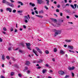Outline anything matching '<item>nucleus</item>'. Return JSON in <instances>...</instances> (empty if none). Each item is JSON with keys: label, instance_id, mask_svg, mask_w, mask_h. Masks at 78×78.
<instances>
[{"label": "nucleus", "instance_id": "1", "mask_svg": "<svg viewBox=\"0 0 78 78\" xmlns=\"http://www.w3.org/2000/svg\"><path fill=\"white\" fill-rule=\"evenodd\" d=\"M55 32V33L54 34V36L56 37L57 35L58 34H60L61 33V30H57L55 29H53V30Z\"/></svg>", "mask_w": 78, "mask_h": 78}, {"label": "nucleus", "instance_id": "2", "mask_svg": "<svg viewBox=\"0 0 78 78\" xmlns=\"http://www.w3.org/2000/svg\"><path fill=\"white\" fill-rule=\"evenodd\" d=\"M26 46H27V48L29 50H31V48H30V45H31V44H30V43H26Z\"/></svg>", "mask_w": 78, "mask_h": 78}, {"label": "nucleus", "instance_id": "3", "mask_svg": "<svg viewBox=\"0 0 78 78\" xmlns=\"http://www.w3.org/2000/svg\"><path fill=\"white\" fill-rule=\"evenodd\" d=\"M24 22L25 23H27L28 22V20H29V18H28V17L27 16H24Z\"/></svg>", "mask_w": 78, "mask_h": 78}, {"label": "nucleus", "instance_id": "4", "mask_svg": "<svg viewBox=\"0 0 78 78\" xmlns=\"http://www.w3.org/2000/svg\"><path fill=\"white\" fill-rule=\"evenodd\" d=\"M36 50L38 51L40 53V54H42V51H41V50L39 49V48L36 47Z\"/></svg>", "mask_w": 78, "mask_h": 78}, {"label": "nucleus", "instance_id": "5", "mask_svg": "<svg viewBox=\"0 0 78 78\" xmlns=\"http://www.w3.org/2000/svg\"><path fill=\"white\" fill-rule=\"evenodd\" d=\"M7 5H9V6H11V7H13L14 6V4H13L9 3L8 2Z\"/></svg>", "mask_w": 78, "mask_h": 78}, {"label": "nucleus", "instance_id": "6", "mask_svg": "<svg viewBox=\"0 0 78 78\" xmlns=\"http://www.w3.org/2000/svg\"><path fill=\"white\" fill-rule=\"evenodd\" d=\"M58 73L60 74V75H64V72L62 71H58Z\"/></svg>", "mask_w": 78, "mask_h": 78}, {"label": "nucleus", "instance_id": "7", "mask_svg": "<svg viewBox=\"0 0 78 78\" xmlns=\"http://www.w3.org/2000/svg\"><path fill=\"white\" fill-rule=\"evenodd\" d=\"M37 2H38V3L39 4H41L44 2V1H42V0H37Z\"/></svg>", "mask_w": 78, "mask_h": 78}, {"label": "nucleus", "instance_id": "8", "mask_svg": "<svg viewBox=\"0 0 78 78\" xmlns=\"http://www.w3.org/2000/svg\"><path fill=\"white\" fill-rule=\"evenodd\" d=\"M6 10L9 11V12H12V9L11 8H7Z\"/></svg>", "mask_w": 78, "mask_h": 78}, {"label": "nucleus", "instance_id": "9", "mask_svg": "<svg viewBox=\"0 0 78 78\" xmlns=\"http://www.w3.org/2000/svg\"><path fill=\"white\" fill-rule=\"evenodd\" d=\"M74 69H75V67H74V66H72L71 68L70 67H68V69H69V70H73Z\"/></svg>", "mask_w": 78, "mask_h": 78}, {"label": "nucleus", "instance_id": "10", "mask_svg": "<svg viewBox=\"0 0 78 78\" xmlns=\"http://www.w3.org/2000/svg\"><path fill=\"white\" fill-rule=\"evenodd\" d=\"M2 2L3 3H5L7 5L8 3V2L6 1V0H2Z\"/></svg>", "mask_w": 78, "mask_h": 78}, {"label": "nucleus", "instance_id": "11", "mask_svg": "<svg viewBox=\"0 0 78 78\" xmlns=\"http://www.w3.org/2000/svg\"><path fill=\"white\" fill-rule=\"evenodd\" d=\"M33 53H35V55H36V56H38V55H37V52L36 51H35L34 49H33Z\"/></svg>", "mask_w": 78, "mask_h": 78}, {"label": "nucleus", "instance_id": "12", "mask_svg": "<svg viewBox=\"0 0 78 78\" xmlns=\"http://www.w3.org/2000/svg\"><path fill=\"white\" fill-rule=\"evenodd\" d=\"M51 19L52 20L53 22H54V23H56L57 22V20H56L53 18H51Z\"/></svg>", "mask_w": 78, "mask_h": 78}, {"label": "nucleus", "instance_id": "13", "mask_svg": "<svg viewBox=\"0 0 78 78\" xmlns=\"http://www.w3.org/2000/svg\"><path fill=\"white\" fill-rule=\"evenodd\" d=\"M43 61V60L42 59H40L39 61H38L37 62V63H38V64H39L40 63H41V62H42Z\"/></svg>", "mask_w": 78, "mask_h": 78}, {"label": "nucleus", "instance_id": "14", "mask_svg": "<svg viewBox=\"0 0 78 78\" xmlns=\"http://www.w3.org/2000/svg\"><path fill=\"white\" fill-rule=\"evenodd\" d=\"M65 11V12H68L69 13H71V11H70V10H68V9H66Z\"/></svg>", "mask_w": 78, "mask_h": 78}, {"label": "nucleus", "instance_id": "15", "mask_svg": "<svg viewBox=\"0 0 78 78\" xmlns=\"http://www.w3.org/2000/svg\"><path fill=\"white\" fill-rule=\"evenodd\" d=\"M25 64L27 65V66H29V65L30 64V62L28 61H26Z\"/></svg>", "mask_w": 78, "mask_h": 78}, {"label": "nucleus", "instance_id": "16", "mask_svg": "<svg viewBox=\"0 0 78 78\" xmlns=\"http://www.w3.org/2000/svg\"><path fill=\"white\" fill-rule=\"evenodd\" d=\"M47 69H43L42 70V73H45L46 72H47Z\"/></svg>", "mask_w": 78, "mask_h": 78}, {"label": "nucleus", "instance_id": "17", "mask_svg": "<svg viewBox=\"0 0 78 78\" xmlns=\"http://www.w3.org/2000/svg\"><path fill=\"white\" fill-rule=\"evenodd\" d=\"M29 5H31L33 7H34V6H35V4H32V3L31 2H30L29 4Z\"/></svg>", "mask_w": 78, "mask_h": 78}, {"label": "nucleus", "instance_id": "18", "mask_svg": "<svg viewBox=\"0 0 78 78\" xmlns=\"http://www.w3.org/2000/svg\"><path fill=\"white\" fill-rule=\"evenodd\" d=\"M68 48H69L70 49H71V50H72V49L73 48V47L72 46H68Z\"/></svg>", "mask_w": 78, "mask_h": 78}, {"label": "nucleus", "instance_id": "19", "mask_svg": "<svg viewBox=\"0 0 78 78\" xmlns=\"http://www.w3.org/2000/svg\"><path fill=\"white\" fill-rule=\"evenodd\" d=\"M65 41L66 42H71V40H70L67 39L65 40Z\"/></svg>", "mask_w": 78, "mask_h": 78}, {"label": "nucleus", "instance_id": "20", "mask_svg": "<svg viewBox=\"0 0 78 78\" xmlns=\"http://www.w3.org/2000/svg\"><path fill=\"white\" fill-rule=\"evenodd\" d=\"M36 16H37V17H41V18H42V17H43V16H42L38 15H36Z\"/></svg>", "mask_w": 78, "mask_h": 78}, {"label": "nucleus", "instance_id": "21", "mask_svg": "<svg viewBox=\"0 0 78 78\" xmlns=\"http://www.w3.org/2000/svg\"><path fill=\"white\" fill-rule=\"evenodd\" d=\"M46 1V4L47 5H49V0H45Z\"/></svg>", "mask_w": 78, "mask_h": 78}, {"label": "nucleus", "instance_id": "22", "mask_svg": "<svg viewBox=\"0 0 78 78\" xmlns=\"http://www.w3.org/2000/svg\"><path fill=\"white\" fill-rule=\"evenodd\" d=\"M2 60H5V55L3 54L2 56Z\"/></svg>", "mask_w": 78, "mask_h": 78}, {"label": "nucleus", "instance_id": "23", "mask_svg": "<svg viewBox=\"0 0 78 78\" xmlns=\"http://www.w3.org/2000/svg\"><path fill=\"white\" fill-rule=\"evenodd\" d=\"M14 73H15L14 72H12L10 73V75L11 76H13L14 75Z\"/></svg>", "mask_w": 78, "mask_h": 78}, {"label": "nucleus", "instance_id": "24", "mask_svg": "<svg viewBox=\"0 0 78 78\" xmlns=\"http://www.w3.org/2000/svg\"><path fill=\"white\" fill-rule=\"evenodd\" d=\"M60 53L61 54H64V52L63 51L61 50L60 51Z\"/></svg>", "mask_w": 78, "mask_h": 78}, {"label": "nucleus", "instance_id": "25", "mask_svg": "<svg viewBox=\"0 0 78 78\" xmlns=\"http://www.w3.org/2000/svg\"><path fill=\"white\" fill-rule=\"evenodd\" d=\"M12 48V47L11 46V47L9 48L8 50H9V51H11V50Z\"/></svg>", "mask_w": 78, "mask_h": 78}, {"label": "nucleus", "instance_id": "26", "mask_svg": "<svg viewBox=\"0 0 78 78\" xmlns=\"http://www.w3.org/2000/svg\"><path fill=\"white\" fill-rule=\"evenodd\" d=\"M45 53L46 54H48V53H49V51H48V50H46L45 51Z\"/></svg>", "mask_w": 78, "mask_h": 78}, {"label": "nucleus", "instance_id": "27", "mask_svg": "<svg viewBox=\"0 0 78 78\" xmlns=\"http://www.w3.org/2000/svg\"><path fill=\"white\" fill-rule=\"evenodd\" d=\"M62 6L63 8H66V6L64 4L62 5Z\"/></svg>", "mask_w": 78, "mask_h": 78}, {"label": "nucleus", "instance_id": "28", "mask_svg": "<svg viewBox=\"0 0 78 78\" xmlns=\"http://www.w3.org/2000/svg\"><path fill=\"white\" fill-rule=\"evenodd\" d=\"M70 6H71V7H72V8L73 9H75L74 7V6L73 5H70Z\"/></svg>", "mask_w": 78, "mask_h": 78}, {"label": "nucleus", "instance_id": "29", "mask_svg": "<svg viewBox=\"0 0 78 78\" xmlns=\"http://www.w3.org/2000/svg\"><path fill=\"white\" fill-rule=\"evenodd\" d=\"M54 52H56L57 51V49L56 48H54Z\"/></svg>", "mask_w": 78, "mask_h": 78}, {"label": "nucleus", "instance_id": "30", "mask_svg": "<svg viewBox=\"0 0 78 78\" xmlns=\"http://www.w3.org/2000/svg\"><path fill=\"white\" fill-rule=\"evenodd\" d=\"M69 78V76L68 75H66L65 77V78Z\"/></svg>", "mask_w": 78, "mask_h": 78}, {"label": "nucleus", "instance_id": "31", "mask_svg": "<svg viewBox=\"0 0 78 78\" xmlns=\"http://www.w3.org/2000/svg\"><path fill=\"white\" fill-rule=\"evenodd\" d=\"M17 12L18 13H22L23 11H18Z\"/></svg>", "mask_w": 78, "mask_h": 78}, {"label": "nucleus", "instance_id": "32", "mask_svg": "<svg viewBox=\"0 0 78 78\" xmlns=\"http://www.w3.org/2000/svg\"><path fill=\"white\" fill-rule=\"evenodd\" d=\"M39 13H44V11L42 10H41L39 12Z\"/></svg>", "mask_w": 78, "mask_h": 78}, {"label": "nucleus", "instance_id": "33", "mask_svg": "<svg viewBox=\"0 0 78 78\" xmlns=\"http://www.w3.org/2000/svg\"><path fill=\"white\" fill-rule=\"evenodd\" d=\"M3 30H4V31H7V29H6V27H4L3 28Z\"/></svg>", "mask_w": 78, "mask_h": 78}, {"label": "nucleus", "instance_id": "34", "mask_svg": "<svg viewBox=\"0 0 78 78\" xmlns=\"http://www.w3.org/2000/svg\"><path fill=\"white\" fill-rule=\"evenodd\" d=\"M27 73L28 74H30V70H27Z\"/></svg>", "mask_w": 78, "mask_h": 78}, {"label": "nucleus", "instance_id": "35", "mask_svg": "<svg viewBox=\"0 0 78 78\" xmlns=\"http://www.w3.org/2000/svg\"><path fill=\"white\" fill-rule=\"evenodd\" d=\"M71 74H72V76H73H73H75V74H74V73L72 72L71 73Z\"/></svg>", "mask_w": 78, "mask_h": 78}, {"label": "nucleus", "instance_id": "36", "mask_svg": "<svg viewBox=\"0 0 78 78\" xmlns=\"http://www.w3.org/2000/svg\"><path fill=\"white\" fill-rule=\"evenodd\" d=\"M60 25V24H58V23H56V26L57 27H59Z\"/></svg>", "mask_w": 78, "mask_h": 78}, {"label": "nucleus", "instance_id": "37", "mask_svg": "<svg viewBox=\"0 0 78 78\" xmlns=\"http://www.w3.org/2000/svg\"><path fill=\"white\" fill-rule=\"evenodd\" d=\"M13 12L14 13H16V9H14L13 10Z\"/></svg>", "mask_w": 78, "mask_h": 78}, {"label": "nucleus", "instance_id": "38", "mask_svg": "<svg viewBox=\"0 0 78 78\" xmlns=\"http://www.w3.org/2000/svg\"><path fill=\"white\" fill-rule=\"evenodd\" d=\"M6 58L8 59H9L10 58H9V56H7L6 57Z\"/></svg>", "mask_w": 78, "mask_h": 78}, {"label": "nucleus", "instance_id": "39", "mask_svg": "<svg viewBox=\"0 0 78 78\" xmlns=\"http://www.w3.org/2000/svg\"><path fill=\"white\" fill-rule=\"evenodd\" d=\"M21 45H22V47H24V44L23 43H21Z\"/></svg>", "mask_w": 78, "mask_h": 78}, {"label": "nucleus", "instance_id": "40", "mask_svg": "<svg viewBox=\"0 0 78 78\" xmlns=\"http://www.w3.org/2000/svg\"><path fill=\"white\" fill-rule=\"evenodd\" d=\"M33 63H36L37 62H36V60H34L33 61Z\"/></svg>", "mask_w": 78, "mask_h": 78}, {"label": "nucleus", "instance_id": "41", "mask_svg": "<svg viewBox=\"0 0 78 78\" xmlns=\"http://www.w3.org/2000/svg\"><path fill=\"white\" fill-rule=\"evenodd\" d=\"M23 27L24 28H25V29H26V28H27V27H26V26H25V25H23Z\"/></svg>", "mask_w": 78, "mask_h": 78}, {"label": "nucleus", "instance_id": "42", "mask_svg": "<svg viewBox=\"0 0 78 78\" xmlns=\"http://www.w3.org/2000/svg\"><path fill=\"white\" fill-rule=\"evenodd\" d=\"M74 5L75 6V8H76V6H77V5H76V4H74Z\"/></svg>", "mask_w": 78, "mask_h": 78}, {"label": "nucleus", "instance_id": "43", "mask_svg": "<svg viewBox=\"0 0 78 78\" xmlns=\"http://www.w3.org/2000/svg\"><path fill=\"white\" fill-rule=\"evenodd\" d=\"M31 19L32 20H34V19H35V18H34L33 17H31Z\"/></svg>", "mask_w": 78, "mask_h": 78}, {"label": "nucleus", "instance_id": "44", "mask_svg": "<svg viewBox=\"0 0 78 78\" xmlns=\"http://www.w3.org/2000/svg\"><path fill=\"white\" fill-rule=\"evenodd\" d=\"M35 12L37 14H38V12H37V10L35 11Z\"/></svg>", "mask_w": 78, "mask_h": 78}, {"label": "nucleus", "instance_id": "45", "mask_svg": "<svg viewBox=\"0 0 78 78\" xmlns=\"http://www.w3.org/2000/svg\"><path fill=\"white\" fill-rule=\"evenodd\" d=\"M44 8L46 9H48V8L46 6H44Z\"/></svg>", "mask_w": 78, "mask_h": 78}, {"label": "nucleus", "instance_id": "46", "mask_svg": "<svg viewBox=\"0 0 78 78\" xmlns=\"http://www.w3.org/2000/svg\"><path fill=\"white\" fill-rule=\"evenodd\" d=\"M25 69L26 70H28V68H27V67L25 66Z\"/></svg>", "mask_w": 78, "mask_h": 78}, {"label": "nucleus", "instance_id": "47", "mask_svg": "<svg viewBox=\"0 0 78 78\" xmlns=\"http://www.w3.org/2000/svg\"><path fill=\"white\" fill-rule=\"evenodd\" d=\"M11 3H14V2H15L13 0H10Z\"/></svg>", "mask_w": 78, "mask_h": 78}, {"label": "nucleus", "instance_id": "48", "mask_svg": "<svg viewBox=\"0 0 78 78\" xmlns=\"http://www.w3.org/2000/svg\"><path fill=\"white\" fill-rule=\"evenodd\" d=\"M18 76H19L20 77H22V75L20 74H18Z\"/></svg>", "mask_w": 78, "mask_h": 78}, {"label": "nucleus", "instance_id": "49", "mask_svg": "<svg viewBox=\"0 0 78 78\" xmlns=\"http://www.w3.org/2000/svg\"><path fill=\"white\" fill-rule=\"evenodd\" d=\"M56 12H59V10L58 9H57L56 10Z\"/></svg>", "mask_w": 78, "mask_h": 78}, {"label": "nucleus", "instance_id": "50", "mask_svg": "<svg viewBox=\"0 0 78 78\" xmlns=\"http://www.w3.org/2000/svg\"><path fill=\"white\" fill-rule=\"evenodd\" d=\"M75 17H76V18H78V16L77 15H74Z\"/></svg>", "mask_w": 78, "mask_h": 78}, {"label": "nucleus", "instance_id": "51", "mask_svg": "<svg viewBox=\"0 0 78 78\" xmlns=\"http://www.w3.org/2000/svg\"><path fill=\"white\" fill-rule=\"evenodd\" d=\"M14 30L13 29V28H12L10 29V31H12L13 30Z\"/></svg>", "mask_w": 78, "mask_h": 78}, {"label": "nucleus", "instance_id": "52", "mask_svg": "<svg viewBox=\"0 0 78 78\" xmlns=\"http://www.w3.org/2000/svg\"><path fill=\"white\" fill-rule=\"evenodd\" d=\"M19 52H20V53H22V51L21 50H19Z\"/></svg>", "mask_w": 78, "mask_h": 78}, {"label": "nucleus", "instance_id": "53", "mask_svg": "<svg viewBox=\"0 0 78 78\" xmlns=\"http://www.w3.org/2000/svg\"><path fill=\"white\" fill-rule=\"evenodd\" d=\"M2 41H3L2 40V38L0 37V42H2Z\"/></svg>", "mask_w": 78, "mask_h": 78}, {"label": "nucleus", "instance_id": "54", "mask_svg": "<svg viewBox=\"0 0 78 78\" xmlns=\"http://www.w3.org/2000/svg\"><path fill=\"white\" fill-rule=\"evenodd\" d=\"M67 19H70V17L69 16H66Z\"/></svg>", "mask_w": 78, "mask_h": 78}, {"label": "nucleus", "instance_id": "55", "mask_svg": "<svg viewBox=\"0 0 78 78\" xmlns=\"http://www.w3.org/2000/svg\"><path fill=\"white\" fill-rule=\"evenodd\" d=\"M60 16H62V13H60Z\"/></svg>", "mask_w": 78, "mask_h": 78}, {"label": "nucleus", "instance_id": "56", "mask_svg": "<svg viewBox=\"0 0 78 78\" xmlns=\"http://www.w3.org/2000/svg\"><path fill=\"white\" fill-rule=\"evenodd\" d=\"M2 33H3L4 34H6V32L5 31H2Z\"/></svg>", "mask_w": 78, "mask_h": 78}, {"label": "nucleus", "instance_id": "57", "mask_svg": "<svg viewBox=\"0 0 78 78\" xmlns=\"http://www.w3.org/2000/svg\"><path fill=\"white\" fill-rule=\"evenodd\" d=\"M32 15H34V12H32Z\"/></svg>", "mask_w": 78, "mask_h": 78}, {"label": "nucleus", "instance_id": "58", "mask_svg": "<svg viewBox=\"0 0 78 78\" xmlns=\"http://www.w3.org/2000/svg\"><path fill=\"white\" fill-rule=\"evenodd\" d=\"M68 23H70L71 24H73V23L72 22H68Z\"/></svg>", "mask_w": 78, "mask_h": 78}, {"label": "nucleus", "instance_id": "59", "mask_svg": "<svg viewBox=\"0 0 78 78\" xmlns=\"http://www.w3.org/2000/svg\"><path fill=\"white\" fill-rule=\"evenodd\" d=\"M53 70H50V72H51V73H53Z\"/></svg>", "mask_w": 78, "mask_h": 78}, {"label": "nucleus", "instance_id": "60", "mask_svg": "<svg viewBox=\"0 0 78 78\" xmlns=\"http://www.w3.org/2000/svg\"><path fill=\"white\" fill-rule=\"evenodd\" d=\"M1 78H5V77H4V76H2Z\"/></svg>", "mask_w": 78, "mask_h": 78}, {"label": "nucleus", "instance_id": "61", "mask_svg": "<svg viewBox=\"0 0 78 78\" xmlns=\"http://www.w3.org/2000/svg\"><path fill=\"white\" fill-rule=\"evenodd\" d=\"M12 59H13V61H15L16 59H15L14 58H12Z\"/></svg>", "mask_w": 78, "mask_h": 78}, {"label": "nucleus", "instance_id": "62", "mask_svg": "<svg viewBox=\"0 0 78 78\" xmlns=\"http://www.w3.org/2000/svg\"><path fill=\"white\" fill-rule=\"evenodd\" d=\"M67 45L66 44H65L64 45V47H67Z\"/></svg>", "mask_w": 78, "mask_h": 78}, {"label": "nucleus", "instance_id": "63", "mask_svg": "<svg viewBox=\"0 0 78 78\" xmlns=\"http://www.w3.org/2000/svg\"><path fill=\"white\" fill-rule=\"evenodd\" d=\"M37 9V8L36 7H34V10H36V9Z\"/></svg>", "mask_w": 78, "mask_h": 78}, {"label": "nucleus", "instance_id": "64", "mask_svg": "<svg viewBox=\"0 0 78 78\" xmlns=\"http://www.w3.org/2000/svg\"><path fill=\"white\" fill-rule=\"evenodd\" d=\"M46 67H49V66L48 65V64H46Z\"/></svg>", "mask_w": 78, "mask_h": 78}]
</instances>
